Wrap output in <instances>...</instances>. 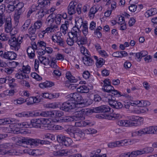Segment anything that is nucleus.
Listing matches in <instances>:
<instances>
[{
    "label": "nucleus",
    "mask_w": 157,
    "mask_h": 157,
    "mask_svg": "<svg viewBox=\"0 0 157 157\" xmlns=\"http://www.w3.org/2000/svg\"><path fill=\"white\" fill-rule=\"evenodd\" d=\"M31 123H32L33 127L40 128L41 124H43L44 125L45 129L49 130H53L57 127H59V126L52 124L50 121L47 118L33 119L31 120Z\"/></svg>",
    "instance_id": "nucleus-1"
},
{
    "label": "nucleus",
    "mask_w": 157,
    "mask_h": 157,
    "mask_svg": "<svg viewBox=\"0 0 157 157\" xmlns=\"http://www.w3.org/2000/svg\"><path fill=\"white\" fill-rule=\"evenodd\" d=\"M20 141L23 144L30 145H37L39 143L42 144H50V142L47 140H40L37 139H33L25 137L21 139Z\"/></svg>",
    "instance_id": "nucleus-2"
},
{
    "label": "nucleus",
    "mask_w": 157,
    "mask_h": 157,
    "mask_svg": "<svg viewBox=\"0 0 157 157\" xmlns=\"http://www.w3.org/2000/svg\"><path fill=\"white\" fill-rule=\"evenodd\" d=\"M22 39V37L19 36L17 38L15 35L13 34L9 40L8 43L10 47L13 48L12 49L15 51H18L20 47Z\"/></svg>",
    "instance_id": "nucleus-3"
},
{
    "label": "nucleus",
    "mask_w": 157,
    "mask_h": 157,
    "mask_svg": "<svg viewBox=\"0 0 157 157\" xmlns=\"http://www.w3.org/2000/svg\"><path fill=\"white\" fill-rule=\"evenodd\" d=\"M67 99L71 100L73 103L77 105L79 104L80 102L82 101V97L78 92H75L68 95L66 97Z\"/></svg>",
    "instance_id": "nucleus-4"
},
{
    "label": "nucleus",
    "mask_w": 157,
    "mask_h": 157,
    "mask_svg": "<svg viewBox=\"0 0 157 157\" xmlns=\"http://www.w3.org/2000/svg\"><path fill=\"white\" fill-rule=\"evenodd\" d=\"M84 118L83 114L80 112L77 113L74 116H68L63 117L61 120L62 122H68L74 121H77L79 120H82Z\"/></svg>",
    "instance_id": "nucleus-5"
},
{
    "label": "nucleus",
    "mask_w": 157,
    "mask_h": 157,
    "mask_svg": "<svg viewBox=\"0 0 157 157\" xmlns=\"http://www.w3.org/2000/svg\"><path fill=\"white\" fill-rule=\"evenodd\" d=\"M67 100V101L62 104L60 108L61 110L65 112H68L76 107V105L71 100Z\"/></svg>",
    "instance_id": "nucleus-6"
},
{
    "label": "nucleus",
    "mask_w": 157,
    "mask_h": 157,
    "mask_svg": "<svg viewBox=\"0 0 157 157\" xmlns=\"http://www.w3.org/2000/svg\"><path fill=\"white\" fill-rule=\"evenodd\" d=\"M128 144H129L128 140H124L110 143L108 144V146L109 147L113 148L117 147L127 146Z\"/></svg>",
    "instance_id": "nucleus-7"
},
{
    "label": "nucleus",
    "mask_w": 157,
    "mask_h": 157,
    "mask_svg": "<svg viewBox=\"0 0 157 157\" xmlns=\"http://www.w3.org/2000/svg\"><path fill=\"white\" fill-rule=\"evenodd\" d=\"M132 135L135 134L139 136H141L147 134H151V127H145L140 129L138 131H135L132 133Z\"/></svg>",
    "instance_id": "nucleus-8"
},
{
    "label": "nucleus",
    "mask_w": 157,
    "mask_h": 157,
    "mask_svg": "<svg viewBox=\"0 0 157 157\" xmlns=\"http://www.w3.org/2000/svg\"><path fill=\"white\" fill-rule=\"evenodd\" d=\"M73 153L72 150H61L57 151H54L53 154L55 156H66L70 155Z\"/></svg>",
    "instance_id": "nucleus-9"
},
{
    "label": "nucleus",
    "mask_w": 157,
    "mask_h": 157,
    "mask_svg": "<svg viewBox=\"0 0 157 157\" xmlns=\"http://www.w3.org/2000/svg\"><path fill=\"white\" fill-rule=\"evenodd\" d=\"M81 33V32L79 29L76 26H75L73 27L71 32L68 33V34L69 37L72 36V38L75 39L79 36Z\"/></svg>",
    "instance_id": "nucleus-10"
},
{
    "label": "nucleus",
    "mask_w": 157,
    "mask_h": 157,
    "mask_svg": "<svg viewBox=\"0 0 157 157\" xmlns=\"http://www.w3.org/2000/svg\"><path fill=\"white\" fill-rule=\"evenodd\" d=\"M52 40L55 43H57L58 45L64 47L65 42L64 39L59 36L53 35L52 36Z\"/></svg>",
    "instance_id": "nucleus-11"
},
{
    "label": "nucleus",
    "mask_w": 157,
    "mask_h": 157,
    "mask_svg": "<svg viewBox=\"0 0 157 157\" xmlns=\"http://www.w3.org/2000/svg\"><path fill=\"white\" fill-rule=\"evenodd\" d=\"M77 121L75 122V126L76 127H85L87 126H91L93 125L92 122L89 120H86L85 121Z\"/></svg>",
    "instance_id": "nucleus-12"
},
{
    "label": "nucleus",
    "mask_w": 157,
    "mask_h": 157,
    "mask_svg": "<svg viewBox=\"0 0 157 157\" xmlns=\"http://www.w3.org/2000/svg\"><path fill=\"white\" fill-rule=\"evenodd\" d=\"M15 123V119L11 118L0 119V125L10 124V127H12Z\"/></svg>",
    "instance_id": "nucleus-13"
},
{
    "label": "nucleus",
    "mask_w": 157,
    "mask_h": 157,
    "mask_svg": "<svg viewBox=\"0 0 157 157\" xmlns=\"http://www.w3.org/2000/svg\"><path fill=\"white\" fill-rule=\"evenodd\" d=\"M76 2H71L67 7V12L70 15H72L75 13L76 11Z\"/></svg>",
    "instance_id": "nucleus-14"
},
{
    "label": "nucleus",
    "mask_w": 157,
    "mask_h": 157,
    "mask_svg": "<svg viewBox=\"0 0 157 157\" xmlns=\"http://www.w3.org/2000/svg\"><path fill=\"white\" fill-rule=\"evenodd\" d=\"M116 123L118 125L122 126L128 127L136 126L135 123L127 120H121L117 121Z\"/></svg>",
    "instance_id": "nucleus-15"
},
{
    "label": "nucleus",
    "mask_w": 157,
    "mask_h": 157,
    "mask_svg": "<svg viewBox=\"0 0 157 157\" xmlns=\"http://www.w3.org/2000/svg\"><path fill=\"white\" fill-rule=\"evenodd\" d=\"M14 127L16 126V127L19 128H31L33 127L31 121L30 122H25L22 123H16L15 120V123L14 124Z\"/></svg>",
    "instance_id": "nucleus-16"
},
{
    "label": "nucleus",
    "mask_w": 157,
    "mask_h": 157,
    "mask_svg": "<svg viewBox=\"0 0 157 157\" xmlns=\"http://www.w3.org/2000/svg\"><path fill=\"white\" fill-rule=\"evenodd\" d=\"M37 2L38 5L33 4L30 8L33 12L36 11V10H39L40 9L44 8L45 7L43 0H38Z\"/></svg>",
    "instance_id": "nucleus-17"
},
{
    "label": "nucleus",
    "mask_w": 157,
    "mask_h": 157,
    "mask_svg": "<svg viewBox=\"0 0 157 157\" xmlns=\"http://www.w3.org/2000/svg\"><path fill=\"white\" fill-rule=\"evenodd\" d=\"M128 119H129V121L132 122V121L136 122H137L140 123L138 125H136V126L140 125L141 124V123H143V122L144 121V119L143 118L140 117L139 116H130L128 117ZM135 125L137 124H135Z\"/></svg>",
    "instance_id": "nucleus-18"
},
{
    "label": "nucleus",
    "mask_w": 157,
    "mask_h": 157,
    "mask_svg": "<svg viewBox=\"0 0 157 157\" xmlns=\"http://www.w3.org/2000/svg\"><path fill=\"white\" fill-rule=\"evenodd\" d=\"M15 8L18 11L17 17H19V16L25 10V8L24 7V3L22 2L18 3L15 6Z\"/></svg>",
    "instance_id": "nucleus-19"
},
{
    "label": "nucleus",
    "mask_w": 157,
    "mask_h": 157,
    "mask_svg": "<svg viewBox=\"0 0 157 157\" xmlns=\"http://www.w3.org/2000/svg\"><path fill=\"white\" fill-rule=\"evenodd\" d=\"M17 57V54L13 52L7 51L4 52V58L9 60L15 59Z\"/></svg>",
    "instance_id": "nucleus-20"
},
{
    "label": "nucleus",
    "mask_w": 157,
    "mask_h": 157,
    "mask_svg": "<svg viewBox=\"0 0 157 157\" xmlns=\"http://www.w3.org/2000/svg\"><path fill=\"white\" fill-rule=\"evenodd\" d=\"M154 151V149L151 147H147L140 150H137L136 153L138 155H141L145 154L151 153Z\"/></svg>",
    "instance_id": "nucleus-21"
},
{
    "label": "nucleus",
    "mask_w": 157,
    "mask_h": 157,
    "mask_svg": "<svg viewBox=\"0 0 157 157\" xmlns=\"http://www.w3.org/2000/svg\"><path fill=\"white\" fill-rule=\"evenodd\" d=\"M75 40V42L79 45L86 44L87 42V38L86 37V36H83L80 35Z\"/></svg>",
    "instance_id": "nucleus-22"
},
{
    "label": "nucleus",
    "mask_w": 157,
    "mask_h": 157,
    "mask_svg": "<svg viewBox=\"0 0 157 157\" xmlns=\"http://www.w3.org/2000/svg\"><path fill=\"white\" fill-rule=\"evenodd\" d=\"M82 61L84 63L86 66H91L94 63V61L91 59L90 56L83 57Z\"/></svg>",
    "instance_id": "nucleus-23"
},
{
    "label": "nucleus",
    "mask_w": 157,
    "mask_h": 157,
    "mask_svg": "<svg viewBox=\"0 0 157 157\" xmlns=\"http://www.w3.org/2000/svg\"><path fill=\"white\" fill-rule=\"evenodd\" d=\"M5 30L7 33L10 32L12 30V24L11 19L7 18L6 19V20L5 24Z\"/></svg>",
    "instance_id": "nucleus-24"
},
{
    "label": "nucleus",
    "mask_w": 157,
    "mask_h": 157,
    "mask_svg": "<svg viewBox=\"0 0 157 157\" xmlns=\"http://www.w3.org/2000/svg\"><path fill=\"white\" fill-rule=\"evenodd\" d=\"M69 23L68 21H65L64 24H62L60 27V31L64 34H65L68 33V27Z\"/></svg>",
    "instance_id": "nucleus-25"
},
{
    "label": "nucleus",
    "mask_w": 157,
    "mask_h": 157,
    "mask_svg": "<svg viewBox=\"0 0 157 157\" xmlns=\"http://www.w3.org/2000/svg\"><path fill=\"white\" fill-rule=\"evenodd\" d=\"M54 85V83L46 81V82L43 83H40L39 84V86L42 88L48 87H51Z\"/></svg>",
    "instance_id": "nucleus-26"
},
{
    "label": "nucleus",
    "mask_w": 157,
    "mask_h": 157,
    "mask_svg": "<svg viewBox=\"0 0 157 157\" xmlns=\"http://www.w3.org/2000/svg\"><path fill=\"white\" fill-rule=\"evenodd\" d=\"M148 54L147 52L145 51H143L140 52L136 53L135 54V58H137L140 61L143 57L147 56Z\"/></svg>",
    "instance_id": "nucleus-27"
},
{
    "label": "nucleus",
    "mask_w": 157,
    "mask_h": 157,
    "mask_svg": "<svg viewBox=\"0 0 157 157\" xmlns=\"http://www.w3.org/2000/svg\"><path fill=\"white\" fill-rule=\"evenodd\" d=\"M27 52L30 59H33L35 56V50L32 47H29L27 50Z\"/></svg>",
    "instance_id": "nucleus-28"
},
{
    "label": "nucleus",
    "mask_w": 157,
    "mask_h": 157,
    "mask_svg": "<svg viewBox=\"0 0 157 157\" xmlns=\"http://www.w3.org/2000/svg\"><path fill=\"white\" fill-rule=\"evenodd\" d=\"M54 14H50L47 17L46 23L48 25H50L53 23L54 21Z\"/></svg>",
    "instance_id": "nucleus-29"
},
{
    "label": "nucleus",
    "mask_w": 157,
    "mask_h": 157,
    "mask_svg": "<svg viewBox=\"0 0 157 157\" xmlns=\"http://www.w3.org/2000/svg\"><path fill=\"white\" fill-rule=\"evenodd\" d=\"M157 13V10L155 8H152L147 10L145 13V16L147 17L152 16Z\"/></svg>",
    "instance_id": "nucleus-30"
},
{
    "label": "nucleus",
    "mask_w": 157,
    "mask_h": 157,
    "mask_svg": "<svg viewBox=\"0 0 157 157\" xmlns=\"http://www.w3.org/2000/svg\"><path fill=\"white\" fill-rule=\"evenodd\" d=\"M77 92L79 93H87L89 91V89L85 85L80 86L77 88Z\"/></svg>",
    "instance_id": "nucleus-31"
},
{
    "label": "nucleus",
    "mask_w": 157,
    "mask_h": 157,
    "mask_svg": "<svg viewBox=\"0 0 157 157\" xmlns=\"http://www.w3.org/2000/svg\"><path fill=\"white\" fill-rule=\"evenodd\" d=\"M97 6H94L91 7L90 9L89 17L92 18H93L95 16V14L97 12Z\"/></svg>",
    "instance_id": "nucleus-32"
},
{
    "label": "nucleus",
    "mask_w": 157,
    "mask_h": 157,
    "mask_svg": "<svg viewBox=\"0 0 157 157\" xmlns=\"http://www.w3.org/2000/svg\"><path fill=\"white\" fill-rule=\"evenodd\" d=\"M54 21L57 25H59L62 19L61 14H54Z\"/></svg>",
    "instance_id": "nucleus-33"
},
{
    "label": "nucleus",
    "mask_w": 157,
    "mask_h": 157,
    "mask_svg": "<svg viewBox=\"0 0 157 157\" xmlns=\"http://www.w3.org/2000/svg\"><path fill=\"white\" fill-rule=\"evenodd\" d=\"M56 62L57 61L56 58H52L50 60V67L52 68L57 69L58 67V66L56 63Z\"/></svg>",
    "instance_id": "nucleus-34"
},
{
    "label": "nucleus",
    "mask_w": 157,
    "mask_h": 157,
    "mask_svg": "<svg viewBox=\"0 0 157 157\" xmlns=\"http://www.w3.org/2000/svg\"><path fill=\"white\" fill-rule=\"evenodd\" d=\"M31 20L30 19L27 20L21 27L22 30L23 31H25L26 30L28 29Z\"/></svg>",
    "instance_id": "nucleus-35"
},
{
    "label": "nucleus",
    "mask_w": 157,
    "mask_h": 157,
    "mask_svg": "<svg viewBox=\"0 0 157 157\" xmlns=\"http://www.w3.org/2000/svg\"><path fill=\"white\" fill-rule=\"evenodd\" d=\"M27 76L25 74L21 72L16 73L15 77L17 79L23 80L25 78H27Z\"/></svg>",
    "instance_id": "nucleus-36"
},
{
    "label": "nucleus",
    "mask_w": 157,
    "mask_h": 157,
    "mask_svg": "<svg viewBox=\"0 0 157 157\" xmlns=\"http://www.w3.org/2000/svg\"><path fill=\"white\" fill-rule=\"evenodd\" d=\"M103 88L102 89L104 91L109 93H111V92L113 90H114L113 87L112 86L111 84L105 86H103Z\"/></svg>",
    "instance_id": "nucleus-37"
},
{
    "label": "nucleus",
    "mask_w": 157,
    "mask_h": 157,
    "mask_svg": "<svg viewBox=\"0 0 157 157\" xmlns=\"http://www.w3.org/2000/svg\"><path fill=\"white\" fill-rule=\"evenodd\" d=\"M82 27V32L84 36H86L88 33L87 23H85Z\"/></svg>",
    "instance_id": "nucleus-38"
},
{
    "label": "nucleus",
    "mask_w": 157,
    "mask_h": 157,
    "mask_svg": "<svg viewBox=\"0 0 157 157\" xmlns=\"http://www.w3.org/2000/svg\"><path fill=\"white\" fill-rule=\"evenodd\" d=\"M26 102V100L23 98H19L13 100V103L15 105L21 104Z\"/></svg>",
    "instance_id": "nucleus-39"
},
{
    "label": "nucleus",
    "mask_w": 157,
    "mask_h": 157,
    "mask_svg": "<svg viewBox=\"0 0 157 157\" xmlns=\"http://www.w3.org/2000/svg\"><path fill=\"white\" fill-rule=\"evenodd\" d=\"M94 58L96 60L98 65L102 66L104 64L105 61L102 58H100L98 59V57L96 56H94Z\"/></svg>",
    "instance_id": "nucleus-40"
},
{
    "label": "nucleus",
    "mask_w": 157,
    "mask_h": 157,
    "mask_svg": "<svg viewBox=\"0 0 157 157\" xmlns=\"http://www.w3.org/2000/svg\"><path fill=\"white\" fill-rule=\"evenodd\" d=\"M137 152V150L133 151L130 153V152L125 153L124 154L125 155V157H129L130 156L133 157L138 155V154L136 153Z\"/></svg>",
    "instance_id": "nucleus-41"
},
{
    "label": "nucleus",
    "mask_w": 157,
    "mask_h": 157,
    "mask_svg": "<svg viewBox=\"0 0 157 157\" xmlns=\"http://www.w3.org/2000/svg\"><path fill=\"white\" fill-rule=\"evenodd\" d=\"M66 137L61 134H59L57 136V140L58 142L62 144L65 140Z\"/></svg>",
    "instance_id": "nucleus-42"
},
{
    "label": "nucleus",
    "mask_w": 157,
    "mask_h": 157,
    "mask_svg": "<svg viewBox=\"0 0 157 157\" xmlns=\"http://www.w3.org/2000/svg\"><path fill=\"white\" fill-rule=\"evenodd\" d=\"M30 67L28 65L26 66L23 65L22 68L23 73L25 74L29 73L30 72Z\"/></svg>",
    "instance_id": "nucleus-43"
},
{
    "label": "nucleus",
    "mask_w": 157,
    "mask_h": 157,
    "mask_svg": "<svg viewBox=\"0 0 157 157\" xmlns=\"http://www.w3.org/2000/svg\"><path fill=\"white\" fill-rule=\"evenodd\" d=\"M72 142V141L71 138L66 137L62 144L65 146H69L71 144Z\"/></svg>",
    "instance_id": "nucleus-44"
},
{
    "label": "nucleus",
    "mask_w": 157,
    "mask_h": 157,
    "mask_svg": "<svg viewBox=\"0 0 157 157\" xmlns=\"http://www.w3.org/2000/svg\"><path fill=\"white\" fill-rule=\"evenodd\" d=\"M59 103L58 102H54L48 104V107L49 108L55 109L59 107Z\"/></svg>",
    "instance_id": "nucleus-45"
},
{
    "label": "nucleus",
    "mask_w": 157,
    "mask_h": 157,
    "mask_svg": "<svg viewBox=\"0 0 157 157\" xmlns=\"http://www.w3.org/2000/svg\"><path fill=\"white\" fill-rule=\"evenodd\" d=\"M9 36L5 33H1L0 35V40L2 41H7L9 39Z\"/></svg>",
    "instance_id": "nucleus-46"
},
{
    "label": "nucleus",
    "mask_w": 157,
    "mask_h": 157,
    "mask_svg": "<svg viewBox=\"0 0 157 157\" xmlns=\"http://www.w3.org/2000/svg\"><path fill=\"white\" fill-rule=\"evenodd\" d=\"M50 26V27H48L46 28L47 30H48V31L49 33L53 32L56 29H57L58 28L57 25H56L52 24Z\"/></svg>",
    "instance_id": "nucleus-47"
},
{
    "label": "nucleus",
    "mask_w": 157,
    "mask_h": 157,
    "mask_svg": "<svg viewBox=\"0 0 157 157\" xmlns=\"http://www.w3.org/2000/svg\"><path fill=\"white\" fill-rule=\"evenodd\" d=\"M30 114L27 112H23L20 113H17L16 115L19 117H28Z\"/></svg>",
    "instance_id": "nucleus-48"
},
{
    "label": "nucleus",
    "mask_w": 157,
    "mask_h": 157,
    "mask_svg": "<svg viewBox=\"0 0 157 157\" xmlns=\"http://www.w3.org/2000/svg\"><path fill=\"white\" fill-rule=\"evenodd\" d=\"M85 23H84L82 20V19H79L77 21H75V26H76V27H78L79 28H80L83 25V24Z\"/></svg>",
    "instance_id": "nucleus-49"
},
{
    "label": "nucleus",
    "mask_w": 157,
    "mask_h": 157,
    "mask_svg": "<svg viewBox=\"0 0 157 157\" xmlns=\"http://www.w3.org/2000/svg\"><path fill=\"white\" fill-rule=\"evenodd\" d=\"M110 108L106 105H102L101 106V112H107L110 111Z\"/></svg>",
    "instance_id": "nucleus-50"
},
{
    "label": "nucleus",
    "mask_w": 157,
    "mask_h": 157,
    "mask_svg": "<svg viewBox=\"0 0 157 157\" xmlns=\"http://www.w3.org/2000/svg\"><path fill=\"white\" fill-rule=\"evenodd\" d=\"M74 41L75 42V40L74 38H72V37H69V38H68L67 40V44L71 46L73 45Z\"/></svg>",
    "instance_id": "nucleus-51"
},
{
    "label": "nucleus",
    "mask_w": 157,
    "mask_h": 157,
    "mask_svg": "<svg viewBox=\"0 0 157 157\" xmlns=\"http://www.w3.org/2000/svg\"><path fill=\"white\" fill-rule=\"evenodd\" d=\"M141 101L139 100L131 101L129 103V104L133 106H136L137 105H139L138 106H140Z\"/></svg>",
    "instance_id": "nucleus-52"
},
{
    "label": "nucleus",
    "mask_w": 157,
    "mask_h": 157,
    "mask_svg": "<svg viewBox=\"0 0 157 157\" xmlns=\"http://www.w3.org/2000/svg\"><path fill=\"white\" fill-rule=\"evenodd\" d=\"M31 76L33 78L35 79L38 81L42 80V78L41 77L35 72L32 73L31 74Z\"/></svg>",
    "instance_id": "nucleus-53"
},
{
    "label": "nucleus",
    "mask_w": 157,
    "mask_h": 157,
    "mask_svg": "<svg viewBox=\"0 0 157 157\" xmlns=\"http://www.w3.org/2000/svg\"><path fill=\"white\" fill-rule=\"evenodd\" d=\"M111 93L113 94V96H114L116 97H119L122 95L121 94V93L117 90H115L114 88V90H113L111 92Z\"/></svg>",
    "instance_id": "nucleus-54"
},
{
    "label": "nucleus",
    "mask_w": 157,
    "mask_h": 157,
    "mask_svg": "<svg viewBox=\"0 0 157 157\" xmlns=\"http://www.w3.org/2000/svg\"><path fill=\"white\" fill-rule=\"evenodd\" d=\"M45 14V12H44L43 10L39 11L38 14H37V15L38 19L39 20L41 19Z\"/></svg>",
    "instance_id": "nucleus-55"
},
{
    "label": "nucleus",
    "mask_w": 157,
    "mask_h": 157,
    "mask_svg": "<svg viewBox=\"0 0 157 157\" xmlns=\"http://www.w3.org/2000/svg\"><path fill=\"white\" fill-rule=\"evenodd\" d=\"M42 25V23L40 21H38L36 22L33 25V26L36 29H40Z\"/></svg>",
    "instance_id": "nucleus-56"
},
{
    "label": "nucleus",
    "mask_w": 157,
    "mask_h": 157,
    "mask_svg": "<svg viewBox=\"0 0 157 157\" xmlns=\"http://www.w3.org/2000/svg\"><path fill=\"white\" fill-rule=\"evenodd\" d=\"M26 101H28V102L27 103V104L28 105H31L34 103V97H30L27 98L26 99Z\"/></svg>",
    "instance_id": "nucleus-57"
},
{
    "label": "nucleus",
    "mask_w": 157,
    "mask_h": 157,
    "mask_svg": "<svg viewBox=\"0 0 157 157\" xmlns=\"http://www.w3.org/2000/svg\"><path fill=\"white\" fill-rule=\"evenodd\" d=\"M101 106L96 107L90 110V113H99L101 112Z\"/></svg>",
    "instance_id": "nucleus-58"
},
{
    "label": "nucleus",
    "mask_w": 157,
    "mask_h": 157,
    "mask_svg": "<svg viewBox=\"0 0 157 157\" xmlns=\"http://www.w3.org/2000/svg\"><path fill=\"white\" fill-rule=\"evenodd\" d=\"M151 104L150 102L148 101L141 100L140 102V106H147Z\"/></svg>",
    "instance_id": "nucleus-59"
},
{
    "label": "nucleus",
    "mask_w": 157,
    "mask_h": 157,
    "mask_svg": "<svg viewBox=\"0 0 157 157\" xmlns=\"http://www.w3.org/2000/svg\"><path fill=\"white\" fill-rule=\"evenodd\" d=\"M90 100L88 99H82V101L80 102L79 104H83L86 105H90L91 103L90 102Z\"/></svg>",
    "instance_id": "nucleus-60"
},
{
    "label": "nucleus",
    "mask_w": 157,
    "mask_h": 157,
    "mask_svg": "<svg viewBox=\"0 0 157 157\" xmlns=\"http://www.w3.org/2000/svg\"><path fill=\"white\" fill-rule=\"evenodd\" d=\"M105 97L106 99V100L108 101L109 104L110 101H113L115 100L114 97L113 95L109 94Z\"/></svg>",
    "instance_id": "nucleus-61"
},
{
    "label": "nucleus",
    "mask_w": 157,
    "mask_h": 157,
    "mask_svg": "<svg viewBox=\"0 0 157 157\" xmlns=\"http://www.w3.org/2000/svg\"><path fill=\"white\" fill-rule=\"evenodd\" d=\"M36 29L34 27L31 26L29 29V32L31 35L34 34L35 33Z\"/></svg>",
    "instance_id": "nucleus-62"
},
{
    "label": "nucleus",
    "mask_w": 157,
    "mask_h": 157,
    "mask_svg": "<svg viewBox=\"0 0 157 157\" xmlns=\"http://www.w3.org/2000/svg\"><path fill=\"white\" fill-rule=\"evenodd\" d=\"M96 23L94 21H91L89 29L91 30H94L96 28Z\"/></svg>",
    "instance_id": "nucleus-63"
},
{
    "label": "nucleus",
    "mask_w": 157,
    "mask_h": 157,
    "mask_svg": "<svg viewBox=\"0 0 157 157\" xmlns=\"http://www.w3.org/2000/svg\"><path fill=\"white\" fill-rule=\"evenodd\" d=\"M150 127L151 131V134H157V126H151Z\"/></svg>",
    "instance_id": "nucleus-64"
}]
</instances>
